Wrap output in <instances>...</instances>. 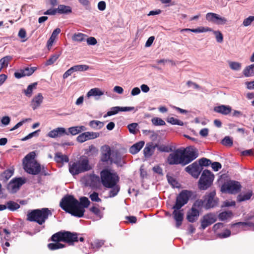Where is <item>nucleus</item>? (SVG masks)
Returning a JSON list of instances; mask_svg holds the SVG:
<instances>
[{
  "instance_id": "1",
  "label": "nucleus",
  "mask_w": 254,
  "mask_h": 254,
  "mask_svg": "<svg viewBox=\"0 0 254 254\" xmlns=\"http://www.w3.org/2000/svg\"><path fill=\"white\" fill-rule=\"evenodd\" d=\"M51 240L55 243L48 244V248L49 250L54 251L65 247L64 244L60 243V242L66 243L69 245H73L74 242H78V234L70 231H61L53 234L51 237Z\"/></svg>"
},
{
  "instance_id": "2",
  "label": "nucleus",
  "mask_w": 254,
  "mask_h": 254,
  "mask_svg": "<svg viewBox=\"0 0 254 254\" xmlns=\"http://www.w3.org/2000/svg\"><path fill=\"white\" fill-rule=\"evenodd\" d=\"M78 200L73 195L67 194L61 200L60 203V207L66 212L71 215L78 217L80 214V210H77Z\"/></svg>"
},
{
  "instance_id": "3",
  "label": "nucleus",
  "mask_w": 254,
  "mask_h": 254,
  "mask_svg": "<svg viewBox=\"0 0 254 254\" xmlns=\"http://www.w3.org/2000/svg\"><path fill=\"white\" fill-rule=\"evenodd\" d=\"M52 214V212L48 208L36 209L27 212L26 220L30 222H35L39 225H42L48 218L49 216H51Z\"/></svg>"
},
{
  "instance_id": "4",
  "label": "nucleus",
  "mask_w": 254,
  "mask_h": 254,
  "mask_svg": "<svg viewBox=\"0 0 254 254\" xmlns=\"http://www.w3.org/2000/svg\"><path fill=\"white\" fill-rule=\"evenodd\" d=\"M92 169L87 156H82L79 160L69 164V171L72 175L88 171Z\"/></svg>"
},
{
  "instance_id": "5",
  "label": "nucleus",
  "mask_w": 254,
  "mask_h": 254,
  "mask_svg": "<svg viewBox=\"0 0 254 254\" xmlns=\"http://www.w3.org/2000/svg\"><path fill=\"white\" fill-rule=\"evenodd\" d=\"M100 178L102 185L105 188H111L119 182L120 178L116 173L105 169L100 172Z\"/></svg>"
},
{
  "instance_id": "6",
  "label": "nucleus",
  "mask_w": 254,
  "mask_h": 254,
  "mask_svg": "<svg viewBox=\"0 0 254 254\" xmlns=\"http://www.w3.org/2000/svg\"><path fill=\"white\" fill-rule=\"evenodd\" d=\"M214 179V175L210 171L204 170L198 181V189L203 190H207L212 185Z\"/></svg>"
},
{
  "instance_id": "7",
  "label": "nucleus",
  "mask_w": 254,
  "mask_h": 254,
  "mask_svg": "<svg viewBox=\"0 0 254 254\" xmlns=\"http://www.w3.org/2000/svg\"><path fill=\"white\" fill-rule=\"evenodd\" d=\"M181 153L183 166L189 164L198 156V150L192 146L187 147L183 150L181 149Z\"/></svg>"
},
{
  "instance_id": "8",
  "label": "nucleus",
  "mask_w": 254,
  "mask_h": 254,
  "mask_svg": "<svg viewBox=\"0 0 254 254\" xmlns=\"http://www.w3.org/2000/svg\"><path fill=\"white\" fill-rule=\"evenodd\" d=\"M192 194L193 192L190 190H182L177 196L175 204L172 208L180 209L183 206L188 203Z\"/></svg>"
},
{
  "instance_id": "9",
  "label": "nucleus",
  "mask_w": 254,
  "mask_h": 254,
  "mask_svg": "<svg viewBox=\"0 0 254 254\" xmlns=\"http://www.w3.org/2000/svg\"><path fill=\"white\" fill-rule=\"evenodd\" d=\"M241 188L242 186L239 182L230 181L222 186L221 190L223 192L235 194L240 191Z\"/></svg>"
},
{
  "instance_id": "10",
  "label": "nucleus",
  "mask_w": 254,
  "mask_h": 254,
  "mask_svg": "<svg viewBox=\"0 0 254 254\" xmlns=\"http://www.w3.org/2000/svg\"><path fill=\"white\" fill-rule=\"evenodd\" d=\"M204 208L208 209L216 207L218 204L219 199L216 197V191L213 190L210 192L206 193L203 196Z\"/></svg>"
},
{
  "instance_id": "11",
  "label": "nucleus",
  "mask_w": 254,
  "mask_h": 254,
  "mask_svg": "<svg viewBox=\"0 0 254 254\" xmlns=\"http://www.w3.org/2000/svg\"><path fill=\"white\" fill-rule=\"evenodd\" d=\"M23 165L24 170L28 174L36 175L41 171V165L37 161L26 162Z\"/></svg>"
},
{
  "instance_id": "12",
  "label": "nucleus",
  "mask_w": 254,
  "mask_h": 254,
  "mask_svg": "<svg viewBox=\"0 0 254 254\" xmlns=\"http://www.w3.org/2000/svg\"><path fill=\"white\" fill-rule=\"evenodd\" d=\"M182 158L181 149H178L169 155L167 162L170 165L181 164L183 166Z\"/></svg>"
},
{
  "instance_id": "13",
  "label": "nucleus",
  "mask_w": 254,
  "mask_h": 254,
  "mask_svg": "<svg viewBox=\"0 0 254 254\" xmlns=\"http://www.w3.org/2000/svg\"><path fill=\"white\" fill-rule=\"evenodd\" d=\"M202 170L196 161L188 166L185 168V171L191 175L194 178H198Z\"/></svg>"
},
{
  "instance_id": "14",
  "label": "nucleus",
  "mask_w": 254,
  "mask_h": 254,
  "mask_svg": "<svg viewBox=\"0 0 254 254\" xmlns=\"http://www.w3.org/2000/svg\"><path fill=\"white\" fill-rule=\"evenodd\" d=\"M206 18L208 21L218 25H224L227 22V20L226 18L221 17L217 14L211 12L206 14Z\"/></svg>"
},
{
  "instance_id": "15",
  "label": "nucleus",
  "mask_w": 254,
  "mask_h": 254,
  "mask_svg": "<svg viewBox=\"0 0 254 254\" xmlns=\"http://www.w3.org/2000/svg\"><path fill=\"white\" fill-rule=\"evenodd\" d=\"M217 220V217L215 214L212 213L204 215L201 220V227L205 229L207 227L212 224Z\"/></svg>"
},
{
  "instance_id": "16",
  "label": "nucleus",
  "mask_w": 254,
  "mask_h": 254,
  "mask_svg": "<svg viewBox=\"0 0 254 254\" xmlns=\"http://www.w3.org/2000/svg\"><path fill=\"white\" fill-rule=\"evenodd\" d=\"M100 133L92 131L84 132L80 134L76 138V140L79 143H83L87 140L93 139L98 137Z\"/></svg>"
},
{
  "instance_id": "17",
  "label": "nucleus",
  "mask_w": 254,
  "mask_h": 254,
  "mask_svg": "<svg viewBox=\"0 0 254 254\" xmlns=\"http://www.w3.org/2000/svg\"><path fill=\"white\" fill-rule=\"evenodd\" d=\"M25 182L21 178L13 179L9 183L7 189L12 192H15Z\"/></svg>"
},
{
  "instance_id": "18",
  "label": "nucleus",
  "mask_w": 254,
  "mask_h": 254,
  "mask_svg": "<svg viewBox=\"0 0 254 254\" xmlns=\"http://www.w3.org/2000/svg\"><path fill=\"white\" fill-rule=\"evenodd\" d=\"M111 150L109 146L105 145L102 147L100 161L104 163H108L109 161L111 163Z\"/></svg>"
},
{
  "instance_id": "19",
  "label": "nucleus",
  "mask_w": 254,
  "mask_h": 254,
  "mask_svg": "<svg viewBox=\"0 0 254 254\" xmlns=\"http://www.w3.org/2000/svg\"><path fill=\"white\" fill-rule=\"evenodd\" d=\"M90 201L87 197L83 196L80 198V202L78 201L77 210H80V214L78 215V218L82 217L85 212V208H87L90 204Z\"/></svg>"
},
{
  "instance_id": "20",
  "label": "nucleus",
  "mask_w": 254,
  "mask_h": 254,
  "mask_svg": "<svg viewBox=\"0 0 254 254\" xmlns=\"http://www.w3.org/2000/svg\"><path fill=\"white\" fill-rule=\"evenodd\" d=\"M64 134L68 135V132L66 131V130L64 127H58L51 131H50L48 136L51 138H56L58 137H61Z\"/></svg>"
},
{
  "instance_id": "21",
  "label": "nucleus",
  "mask_w": 254,
  "mask_h": 254,
  "mask_svg": "<svg viewBox=\"0 0 254 254\" xmlns=\"http://www.w3.org/2000/svg\"><path fill=\"white\" fill-rule=\"evenodd\" d=\"M199 214L200 212L198 210L191 207L187 212V219L189 222H194L198 219Z\"/></svg>"
},
{
  "instance_id": "22",
  "label": "nucleus",
  "mask_w": 254,
  "mask_h": 254,
  "mask_svg": "<svg viewBox=\"0 0 254 254\" xmlns=\"http://www.w3.org/2000/svg\"><path fill=\"white\" fill-rule=\"evenodd\" d=\"M173 212V217L176 221V225L177 228H179L182 224L184 219V214L182 213V210L180 209H174Z\"/></svg>"
},
{
  "instance_id": "23",
  "label": "nucleus",
  "mask_w": 254,
  "mask_h": 254,
  "mask_svg": "<svg viewBox=\"0 0 254 254\" xmlns=\"http://www.w3.org/2000/svg\"><path fill=\"white\" fill-rule=\"evenodd\" d=\"M157 144L153 142H149L146 144L144 148L143 152L145 157H150L153 154Z\"/></svg>"
},
{
  "instance_id": "24",
  "label": "nucleus",
  "mask_w": 254,
  "mask_h": 254,
  "mask_svg": "<svg viewBox=\"0 0 254 254\" xmlns=\"http://www.w3.org/2000/svg\"><path fill=\"white\" fill-rule=\"evenodd\" d=\"M214 111L222 115H227L231 112L232 108L229 106L222 105L215 107Z\"/></svg>"
},
{
  "instance_id": "25",
  "label": "nucleus",
  "mask_w": 254,
  "mask_h": 254,
  "mask_svg": "<svg viewBox=\"0 0 254 254\" xmlns=\"http://www.w3.org/2000/svg\"><path fill=\"white\" fill-rule=\"evenodd\" d=\"M43 97L41 93H38L37 96L34 97L31 102V107L35 110L38 108L42 103Z\"/></svg>"
},
{
  "instance_id": "26",
  "label": "nucleus",
  "mask_w": 254,
  "mask_h": 254,
  "mask_svg": "<svg viewBox=\"0 0 254 254\" xmlns=\"http://www.w3.org/2000/svg\"><path fill=\"white\" fill-rule=\"evenodd\" d=\"M98 149L94 145H90L87 149H85L84 154L85 156L88 157H93L97 155Z\"/></svg>"
},
{
  "instance_id": "27",
  "label": "nucleus",
  "mask_w": 254,
  "mask_h": 254,
  "mask_svg": "<svg viewBox=\"0 0 254 254\" xmlns=\"http://www.w3.org/2000/svg\"><path fill=\"white\" fill-rule=\"evenodd\" d=\"M253 195L252 190H249L245 193H241L237 196V201L238 202H242L246 200H250Z\"/></svg>"
},
{
  "instance_id": "28",
  "label": "nucleus",
  "mask_w": 254,
  "mask_h": 254,
  "mask_svg": "<svg viewBox=\"0 0 254 254\" xmlns=\"http://www.w3.org/2000/svg\"><path fill=\"white\" fill-rule=\"evenodd\" d=\"M144 145L143 141H139L132 145L129 149V152L132 154H135L138 152Z\"/></svg>"
},
{
  "instance_id": "29",
  "label": "nucleus",
  "mask_w": 254,
  "mask_h": 254,
  "mask_svg": "<svg viewBox=\"0 0 254 254\" xmlns=\"http://www.w3.org/2000/svg\"><path fill=\"white\" fill-rule=\"evenodd\" d=\"M212 30L211 28L209 27H199L196 29H190V28H185L181 30V32L183 31H191L194 33H202L208 31H212Z\"/></svg>"
},
{
  "instance_id": "30",
  "label": "nucleus",
  "mask_w": 254,
  "mask_h": 254,
  "mask_svg": "<svg viewBox=\"0 0 254 254\" xmlns=\"http://www.w3.org/2000/svg\"><path fill=\"white\" fill-rule=\"evenodd\" d=\"M55 160L58 163L68 162L69 159L66 155H63L61 152H57L55 154Z\"/></svg>"
},
{
  "instance_id": "31",
  "label": "nucleus",
  "mask_w": 254,
  "mask_h": 254,
  "mask_svg": "<svg viewBox=\"0 0 254 254\" xmlns=\"http://www.w3.org/2000/svg\"><path fill=\"white\" fill-rule=\"evenodd\" d=\"M57 10V12L60 14H68L72 12L70 6L62 4L59 5Z\"/></svg>"
},
{
  "instance_id": "32",
  "label": "nucleus",
  "mask_w": 254,
  "mask_h": 254,
  "mask_svg": "<svg viewBox=\"0 0 254 254\" xmlns=\"http://www.w3.org/2000/svg\"><path fill=\"white\" fill-rule=\"evenodd\" d=\"M87 36L82 33H76L72 36V40L74 42H81L84 41Z\"/></svg>"
},
{
  "instance_id": "33",
  "label": "nucleus",
  "mask_w": 254,
  "mask_h": 254,
  "mask_svg": "<svg viewBox=\"0 0 254 254\" xmlns=\"http://www.w3.org/2000/svg\"><path fill=\"white\" fill-rule=\"evenodd\" d=\"M104 94V92H102L99 88H94L90 90L87 94V96L89 98L91 96H102Z\"/></svg>"
},
{
  "instance_id": "34",
  "label": "nucleus",
  "mask_w": 254,
  "mask_h": 254,
  "mask_svg": "<svg viewBox=\"0 0 254 254\" xmlns=\"http://www.w3.org/2000/svg\"><path fill=\"white\" fill-rule=\"evenodd\" d=\"M61 55V53L58 52L51 55L50 58L46 61L45 65L48 66L54 64L59 59Z\"/></svg>"
},
{
  "instance_id": "35",
  "label": "nucleus",
  "mask_w": 254,
  "mask_h": 254,
  "mask_svg": "<svg viewBox=\"0 0 254 254\" xmlns=\"http://www.w3.org/2000/svg\"><path fill=\"white\" fill-rule=\"evenodd\" d=\"M37 85V83L34 82L28 85L27 89L23 90L25 95L27 97H30L32 94L33 89L36 88Z\"/></svg>"
},
{
  "instance_id": "36",
  "label": "nucleus",
  "mask_w": 254,
  "mask_h": 254,
  "mask_svg": "<svg viewBox=\"0 0 254 254\" xmlns=\"http://www.w3.org/2000/svg\"><path fill=\"white\" fill-rule=\"evenodd\" d=\"M254 64L247 66L243 70V74L246 77H249L254 75Z\"/></svg>"
},
{
  "instance_id": "37",
  "label": "nucleus",
  "mask_w": 254,
  "mask_h": 254,
  "mask_svg": "<svg viewBox=\"0 0 254 254\" xmlns=\"http://www.w3.org/2000/svg\"><path fill=\"white\" fill-rule=\"evenodd\" d=\"M5 205H6V208L12 211L17 210L20 206L19 204L13 201H8Z\"/></svg>"
},
{
  "instance_id": "38",
  "label": "nucleus",
  "mask_w": 254,
  "mask_h": 254,
  "mask_svg": "<svg viewBox=\"0 0 254 254\" xmlns=\"http://www.w3.org/2000/svg\"><path fill=\"white\" fill-rule=\"evenodd\" d=\"M232 216L233 213L231 211H224L219 213L218 215V218L219 220L224 221L231 218Z\"/></svg>"
},
{
  "instance_id": "39",
  "label": "nucleus",
  "mask_w": 254,
  "mask_h": 254,
  "mask_svg": "<svg viewBox=\"0 0 254 254\" xmlns=\"http://www.w3.org/2000/svg\"><path fill=\"white\" fill-rule=\"evenodd\" d=\"M35 153L34 152H31L28 153L24 157L23 160V164H26V162H31L36 161L34 158L35 157Z\"/></svg>"
},
{
  "instance_id": "40",
  "label": "nucleus",
  "mask_w": 254,
  "mask_h": 254,
  "mask_svg": "<svg viewBox=\"0 0 254 254\" xmlns=\"http://www.w3.org/2000/svg\"><path fill=\"white\" fill-rule=\"evenodd\" d=\"M204 199H197L194 201L191 207L199 211L203 206H204Z\"/></svg>"
},
{
  "instance_id": "41",
  "label": "nucleus",
  "mask_w": 254,
  "mask_h": 254,
  "mask_svg": "<svg viewBox=\"0 0 254 254\" xmlns=\"http://www.w3.org/2000/svg\"><path fill=\"white\" fill-rule=\"evenodd\" d=\"M109 188L111 189L109 191V196L110 197H113L115 196L118 194L120 190V186L117 184H116L114 187Z\"/></svg>"
},
{
  "instance_id": "42",
  "label": "nucleus",
  "mask_w": 254,
  "mask_h": 254,
  "mask_svg": "<svg viewBox=\"0 0 254 254\" xmlns=\"http://www.w3.org/2000/svg\"><path fill=\"white\" fill-rule=\"evenodd\" d=\"M89 124V126L93 128H97V127H99V129H100L104 126V123L96 120L90 121Z\"/></svg>"
},
{
  "instance_id": "43",
  "label": "nucleus",
  "mask_w": 254,
  "mask_h": 254,
  "mask_svg": "<svg viewBox=\"0 0 254 254\" xmlns=\"http://www.w3.org/2000/svg\"><path fill=\"white\" fill-rule=\"evenodd\" d=\"M12 60V57L10 56H5L0 60V64L3 67H7L9 62Z\"/></svg>"
},
{
  "instance_id": "44",
  "label": "nucleus",
  "mask_w": 254,
  "mask_h": 254,
  "mask_svg": "<svg viewBox=\"0 0 254 254\" xmlns=\"http://www.w3.org/2000/svg\"><path fill=\"white\" fill-rule=\"evenodd\" d=\"M167 122L171 124L172 125H177L181 126L184 125L183 122L174 118V117L168 118L167 120Z\"/></svg>"
},
{
  "instance_id": "45",
  "label": "nucleus",
  "mask_w": 254,
  "mask_h": 254,
  "mask_svg": "<svg viewBox=\"0 0 254 254\" xmlns=\"http://www.w3.org/2000/svg\"><path fill=\"white\" fill-rule=\"evenodd\" d=\"M120 107L116 106L111 108V110L108 111L106 115H104V117L106 118L107 116H111L112 115H116L120 112Z\"/></svg>"
},
{
  "instance_id": "46",
  "label": "nucleus",
  "mask_w": 254,
  "mask_h": 254,
  "mask_svg": "<svg viewBox=\"0 0 254 254\" xmlns=\"http://www.w3.org/2000/svg\"><path fill=\"white\" fill-rule=\"evenodd\" d=\"M18 37L21 39V42H24L27 41L26 31L24 28H20L18 33Z\"/></svg>"
},
{
  "instance_id": "47",
  "label": "nucleus",
  "mask_w": 254,
  "mask_h": 254,
  "mask_svg": "<svg viewBox=\"0 0 254 254\" xmlns=\"http://www.w3.org/2000/svg\"><path fill=\"white\" fill-rule=\"evenodd\" d=\"M229 65L230 67L235 70H239L241 67V64L235 62H229Z\"/></svg>"
},
{
  "instance_id": "48",
  "label": "nucleus",
  "mask_w": 254,
  "mask_h": 254,
  "mask_svg": "<svg viewBox=\"0 0 254 254\" xmlns=\"http://www.w3.org/2000/svg\"><path fill=\"white\" fill-rule=\"evenodd\" d=\"M74 71H85L88 69L89 66L87 65H76L72 66Z\"/></svg>"
},
{
  "instance_id": "49",
  "label": "nucleus",
  "mask_w": 254,
  "mask_h": 254,
  "mask_svg": "<svg viewBox=\"0 0 254 254\" xmlns=\"http://www.w3.org/2000/svg\"><path fill=\"white\" fill-rule=\"evenodd\" d=\"M211 161L209 159L206 158H202L199 160V163L198 164L201 167L202 166H208L211 164Z\"/></svg>"
},
{
  "instance_id": "50",
  "label": "nucleus",
  "mask_w": 254,
  "mask_h": 254,
  "mask_svg": "<svg viewBox=\"0 0 254 254\" xmlns=\"http://www.w3.org/2000/svg\"><path fill=\"white\" fill-rule=\"evenodd\" d=\"M152 123L155 126H163L165 125V122L162 119L155 117L152 119Z\"/></svg>"
},
{
  "instance_id": "51",
  "label": "nucleus",
  "mask_w": 254,
  "mask_h": 254,
  "mask_svg": "<svg viewBox=\"0 0 254 254\" xmlns=\"http://www.w3.org/2000/svg\"><path fill=\"white\" fill-rule=\"evenodd\" d=\"M221 143L225 146H231L233 145V140L229 136H225L221 141Z\"/></svg>"
},
{
  "instance_id": "52",
  "label": "nucleus",
  "mask_w": 254,
  "mask_h": 254,
  "mask_svg": "<svg viewBox=\"0 0 254 254\" xmlns=\"http://www.w3.org/2000/svg\"><path fill=\"white\" fill-rule=\"evenodd\" d=\"M122 162V157L120 154L116 153L115 156H113L112 157L111 161L110 164H112L113 163L119 164Z\"/></svg>"
},
{
  "instance_id": "53",
  "label": "nucleus",
  "mask_w": 254,
  "mask_h": 254,
  "mask_svg": "<svg viewBox=\"0 0 254 254\" xmlns=\"http://www.w3.org/2000/svg\"><path fill=\"white\" fill-rule=\"evenodd\" d=\"M13 171L11 170L8 169L4 171L1 174V177L6 180H8L13 175Z\"/></svg>"
},
{
  "instance_id": "54",
  "label": "nucleus",
  "mask_w": 254,
  "mask_h": 254,
  "mask_svg": "<svg viewBox=\"0 0 254 254\" xmlns=\"http://www.w3.org/2000/svg\"><path fill=\"white\" fill-rule=\"evenodd\" d=\"M36 69V67H26L23 68L26 76H30Z\"/></svg>"
},
{
  "instance_id": "55",
  "label": "nucleus",
  "mask_w": 254,
  "mask_h": 254,
  "mask_svg": "<svg viewBox=\"0 0 254 254\" xmlns=\"http://www.w3.org/2000/svg\"><path fill=\"white\" fill-rule=\"evenodd\" d=\"M156 148H157L158 150H159L160 152H169L172 150L171 147L164 145L157 144V146H156Z\"/></svg>"
},
{
  "instance_id": "56",
  "label": "nucleus",
  "mask_w": 254,
  "mask_h": 254,
  "mask_svg": "<svg viewBox=\"0 0 254 254\" xmlns=\"http://www.w3.org/2000/svg\"><path fill=\"white\" fill-rule=\"evenodd\" d=\"M254 21V16H250L244 20L243 25L245 27L248 26L250 25Z\"/></svg>"
},
{
  "instance_id": "57",
  "label": "nucleus",
  "mask_w": 254,
  "mask_h": 254,
  "mask_svg": "<svg viewBox=\"0 0 254 254\" xmlns=\"http://www.w3.org/2000/svg\"><path fill=\"white\" fill-rule=\"evenodd\" d=\"M89 197L93 201L100 202L101 201V199L99 197L98 193L95 191L91 194Z\"/></svg>"
},
{
  "instance_id": "58",
  "label": "nucleus",
  "mask_w": 254,
  "mask_h": 254,
  "mask_svg": "<svg viewBox=\"0 0 254 254\" xmlns=\"http://www.w3.org/2000/svg\"><path fill=\"white\" fill-rule=\"evenodd\" d=\"M90 210L96 216L99 217L100 218L102 217L100 210L97 207L92 206L90 208Z\"/></svg>"
},
{
  "instance_id": "59",
  "label": "nucleus",
  "mask_w": 254,
  "mask_h": 254,
  "mask_svg": "<svg viewBox=\"0 0 254 254\" xmlns=\"http://www.w3.org/2000/svg\"><path fill=\"white\" fill-rule=\"evenodd\" d=\"M104 244V242L102 240H96L92 244L93 248L99 249Z\"/></svg>"
},
{
  "instance_id": "60",
  "label": "nucleus",
  "mask_w": 254,
  "mask_h": 254,
  "mask_svg": "<svg viewBox=\"0 0 254 254\" xmlns=\"http://www.w3.org/2000/svg\"><path fill=\"white\" fill-rule=\"evenodd\" d=\"M137 124L136 123H132L129 124L127 126V128L129 130V131L133 134H135L136 133L135 129L137 127Z\"/></svg>"
},
{
  "instance_id": "61",
  "label": "nucleus",
  "mask_w": 254,
  "mask_h": 254,
  "mask_svg": "<svg viewBox=\"0 0 254 254\" xmlns=\"http://www.w3.org/2000/svg\"><path fill=\"white\" fill-rule=\"evenodd\" d=\"M214 33L215 35L217 41L219 43H222L223 40L222 34L220 31H214Z\"/></svg>"
},
{
  "instance_id": "62",
  "label": "nucleus",
  "mask_w": 254,
  "mask_h": 254,
  "mask_svg": "<svg viewBox=\"0 0 254 254\" xmlns=\"http://www.w3.org/2000/svg\"><path fill=\"white\" fill-rule=\"evenodd\" d=\"M14 75V76L18 79L26 76L23 69H21L19 71L15 72Z\"/></svg>"
},
{
  "instance_id": "63",
  "label": "nucleus",
  "mask_w": 254,
  "mask_h": 254,
  "mask_svg": "<svg viewBox=\"0 0 254 254\" xmlns=\"http://www.w3.org/2000/svg\"><path fill=\"white\" fill-rule=\"evenodd\" d=\"M211 164L212 168L214 171H218L222 167L221 163L218 162H214Z\"/></svg>"
},
{
  "instance_id": "64",
  "label": "nucleus",
  "mask_w": 254,
  "mask_h": 254,
  "mask_svg": "<svg viewBox=\"0 0 254 254\" xmlns=\"http://www.w3.org/2000/svg\"><path fill=\"white\" fill-rule=\"evenodd\" d=\"M68 131L73 135H75L80 133V130L77 128V126L69 127L68 128Z\"/></svg>"
}]
</instances>
